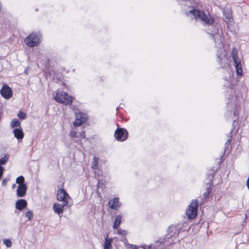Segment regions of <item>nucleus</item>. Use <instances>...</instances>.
<instances>
[{
    "instance_id": "f257e3e1",
    "label": "nucleus",
    "mask_w": 249,
    "mask_h": 249,
    "mask_svg": "<svg viewBox=\"0 0 249 249\" xmlns=\"http://www.w3.org/2000/svg\"><path fill=\"white\" fill-rule=\"evenodd\" d=\"M187 16L191 19L200 20L207 24H212L214 19L211 17L209 14H206L203 11L193 9L187 13Z\"/></svg>"
},
{
    "instance_id": "f03ea898",
    "label": "nucleus",
    "mask_w": 249,
    "mask_h": 249,
    "mask_svg": "<svg viewBox=\"0 0 249 249\" xmlns=\"http://www.w3.org/2000/svg\"><path fill=\"white\" fill-rule=\"evenodd\" d=\"M56 196L58 201L63 202L64 205H68V208L72 205V199L64 189H59L57 191Z\"/></svg>"
},
{
    "instance_id": "7ed1b4c3",
    "label": "nucleus",
    "mask_w": 249,
    "mask_h": 249,
    "mask_svg": "<svg viewBox=\"0 0 249 249\" xmlns=\"http://www.w3.org/2000/svg\"><path fill=\"white\" fill-rule=\"evenodd\" d=\"M53 96L57 102L66 105H71L72 101V97L64 91H56L55 93L53 94Z\"/></svg>"
},
{
    "instance_id": "20e7f679",
    "label": "nucleus",
    "mask_w": 249,
    "mask_h": 249,
    "mask_svg": "<svg viewBox=\"0 0 249 249\" xmlns=\"http://www.w3.org/2000/svg\"><path fill=\"white\" fill-rule=\"evenodd\" d=\"M40 41V36L36 33H32L29 35L25 39L26 45L30 47L37 46Z\"/></svg>"
},
{
    "instance_id": "39448f33",
    "label": "nucleus",
    "mask_w": 249,
    "mask_h": 249,
    "mask_svg": "<svg viewBox=\"0 0 249 249\" xmlns=\"http://www.w3.org/2000/svg\"><path fill=\"white\" fill-rule=\"evenodd\" d=\"M198 203L196 200H193L186 211L188 219H192L196 217L197 214Z\"/></svg>"
},
{
    "instance_id": "423d86ee",
    "label": "nucleus",
    "mask_w": 249,
    "mask_h": 249,
    "mask_svg": "<svg viewBox=\"0 0 249 249\" xmlns=\"http://www.w3.org/2000/svg\"><path fill=\"white\" fill-rule=\"evenodd\" d=\"M231 55L235 65L236 73L238 75H241L242 74V70L241 64V60L238 57L237 51L234 48H233L232 50Z\"/></svg>"
},
{
    "instance_id": "0eeeda50",
    "label": "nucleus",
    "mask_w": 249,
    "mask_h": 249,
    "mask_svg": "<svg viewBox=\"0 0 249 249\" xmlns=\"http://www.w3.org/2000/svg\"><path fill=\"white\" fill-rule=\"evenodd\" d=\"M87 115L81 112L75 113V120L73 122V125L77 127L84 123L87 120Z\"/></svg>"
},
{
    "instance_id": "6e6552de",
    "label": "nucleus",
    "mask_w": 249,
    "mask_h": 249,
    "mask_svg": "<svg viewBox=\"0 0 249 249\" xmlns=\"http://www.w3.org/2000/svg\"><path fill=\"white\" fill-rule=\"evenodd\" d=\"M114 136L118 141H124L127 137V132L124 128L117 129L115 132Z\"/></svg>"
},
{
    "instance_id": "1a4fd4ad",
    "label": "nucleus",
    "mask_w": 249,
    "mask_h": 249,
    "mask_svg": "<svg viewBox=\"0 0 249 249\" xmlns=\"http://www.w3.org/2000/svg\"><path fill=\"white\" fill-rule=\"evenodd\" d=\"M0 92L1 95L6 99L11 98L12 95V90L7 85H5L2 87Z\"/></svg>"
},
{
    "instance_id": "9d476101",
    "label": "nucleus",
    "mask_w": 249,
    "mask_h": 249,
    "mask_svg": "<svg viewBox=\"0 0 249 249\" xmlns=\"http://www.w3.org/2000/svg\"><path fill=\"white\" fill-rule=\"evenodd\" d=\"M180 227L178 226H171L168 229V234L167 238H170L176 235H178L179 233Z\"/></svg>"
},
{
    "instance_id": "9b49d317",
    "label": "nucleus",
    "mask_w": 249,
    "mask_h": 249,
    "mask_svg": "<svg viewBox=\"0 0 249 249\" xmlns=\"http://www.w3.org/2000/svg\"><path fill=\"white\" fill-rule=\"evenodd\" d=\"M65 207L68 208V205H64L63 203L62 204L54 203L53 205V210L60 217V215L63 213Z\"/></svg>"
},
{
    "instance_id": "f8f14e48",
    "label": "nucleus",
    "mask_w": 249,
    "mask_h": 249,
    "mask_svg": "<svg viewBox=\"0 0 249 249\" xmlns=\"http://www.w3.org/2000/svg\"><path fill=\"white\" fill-rule=\"evenodd\" d=\"M27 187L26 184L18 185L17 190V195L19 197H23L26 194Z\"/></svg>"
},
{
    "instance_id": "ddd939ff",
    "label": "nucleus",
    "mask_w": 249,
    "mask_h": 249,
    "mask_svg": "<svg viewBox=\"0 0 249 249\" xmlns=\"http://www.w3.org/2000/svg\"><path fill=\"white\" fill-rule=\"evenodd\" d=\"M109 206L110 208L114 210H118L120 207L119 204V199L117 197L111 199L108 202Z\"/></svg>"
},
{
    "instance_id": "4468645a",
    "label": "nucleus",
    "mask_w": 249,
    "mask_h": 249,
    "mask_svg": "<svg viewBox=\"0 0 249 249\" xmlns=\"http://www.w3.org/2000/svg\"><path fill=\"white\" fill-rule=\"evenodd\" d=\"M14 136L19 141L22 140L24 137V133L21 128H16L13 130Z\"/></svg>"
},
{
    "instance_id": "2eb2a0df",
    "label": "nucleus",
    "mask_w": 249,
    "mask_h": 249,
    "mask_svg": "<svg viewBox=\"0 0 249 249\" xmlns=\"http://www.w3.org/2000/svg\"><path fill=\"white\" fill-rule=\"evenodd\" d=\"M27 204V202L25 199H20L18 200L16 203V208L21 211L26 207Z\"/></svg>"
},
{
    "instance_id": "dca6fc26",
    "label": "nucleus",
    "mask_w": 249,
    "mask_h": 249,
    "mask_svg": "<svg viewBox=\"0 0 249 249\" xmlns=\"http://www.w3.org/2000/svg\"><path fill=\"white\" fill-rule=\"evenodd\" d=\"M122 218V215H118L116 216L115 221H114V225H113L114 229H117L119 228V227L121 223Z\"/></svg>"
},
{
    "instance_id": "f3484780",
    "label": "nucleus",
    "mask_w": 249,
    "mask_h": 249,
    "mask_svg": "<svg viewBox=\"0 0 249 249\" xmlns=\"http://www.w3.org/2000/svg\"><path fill=\"white\" fill-rule=\"evenodd\" d=\"M107 237L108 236L107 235L105 238L104 249H111L112 248L111 242L112 241V239H108Z\"/></svg>"
},
{
    "instance_id": "a211bd4d",
    "label": "nucleus",
    "mask_w": 249,
    "mask_h": 249,
    "mask_svg": "<svg viewBox=\"0 0 249 249\" xmlns=\"http://www.w3.org/2000/svg\"><path fill=\"white\" fill-rule=\"evenodd\" d=\"M20 125V122L17 119H13L11 123L10 126L12 128H14L15 127H18Z\"/></svg>"
},
{
    "instance_id": "6ab92c4d",
    "label": "nucleus",
    "mask_w": 249,
    "mask_h": 249,
    "mask_svg": "<svg viewBox=\"0 0 249 249\" xmlns=\"http://www.w3.org/2000/svg\"><path fill=\"white\" fill-rule=\"evenodd\" d=\"M98 166V159L95 157L93 158L92 163V168L94 170L97 169Z\"/></svg>"
},
{
    "instance_id": "aec40b11",
    "label": "nucleus",
    "mask_w": 249,
    "mask_h": 249,
    "mask_svg": "<svg viewBox=\"0 0 249 249\" xmlns=\"http://www.w3.org/2000/svg\"><path fill=\"white\" fill-rule=\"evenodd\" d=\"M24 178L23 176H19L16 179V183L18 184V185L25 184L24 183Z\"/></svg>"
},
{
    "instance_id": "412c9836",
    "label": "nucleus",
    "mask_w": 249,
    "mask_h": 249,
    "mask_svg": "<svg viewBox=\"0 0 249 249\" xmlns=\"http://www.w3.org/2000/svg\"><path fill=\"white\" fill-rule=\"evenodd\" d=\"M9 158L8 155H5L1 159H0V165L4 164Z\"/></svg>"
},
{
    "instance_id": "4be33fe9",
    "label": "nucleus",
    "mask_w": 249,
    "mask_h": 249,
    "mask_svg": "<svg viewBox=\"0 0 249 249\" xmlns=\"http://www.w3.org/2000/svg\"><path fill=\"white\" fill-rule=\"evenodd\" d=\"M25 216L28 218L29 221H31L33 219V214L31 211H28L25 213Z\"/></svg>"
},
{
    "instance_id": "5701e85b",
    "label": "nucleus",
    "mask_w": 249,
    "mask_h": 249,
    "mask_svg": "<svg viewBox=\"0 0 249 249\" xmlns=\"http://www.w3.org/2000/svg\"><path fill=\"white\" fill-rule=\"evenodd\" d=\"M18 116L21 119H25L26 117V115L25 113L19 111L18 114Z\"/></svg>"
},
{
    "instance_id": "b1692460",
    "label": "nucleus",
    "mask_w": 249,
    "mask_h": 249,
    "mask_svg": "<svg viewBox=\"0 0 249 249\" xmlns=\"http://www.w3.org/2000/svg\"><path fill=\"white\" fill-rule=\"evenodd\" d=\"M3 244L7 247H10L12 245V242L9 239H4Z\"/></svg>"
},
{
    "instance_id": "393cba45",
    "label": "nucleus",
    "mask_w": 249,
    "mask_h": 249,
    "mask_svg": "<svg viewBox=\"0 0 249 249\" xmlns=\"http://www.w3.org/2000/svg\"><path fill=\"white\" fill-rule=\"evenodd\" d=\"M70 136L72 138H77L78 135L76 131L71 130L70 132Z\"/></svg>"
},
{
    "instance_id": "a878e982",
    "label": "nucleus",
    "mask_w": 249,
    "mask_h": 249,
    "mask_svg": "<svg viewBox=\"0 0 249 249\" xmlns=\"http://www.w3.org/2000/svg\"><path fill=\"white\" fill-rule=\"evenodd\" d=\"M117 233L123 235H125L127 233V231L125 230H119L117 231Z\"/></svg>"
},
{
    "instance_id": "bb28decb",
    "label": "nucleus",
    "mask_w": 249,
    "mask_h": 249,
    "mask_svg": "<svg viewBox=\"0 0 249 249\" xmlns=\"http://www.w3.org/2000/svg\"><path fill=\"white\" fill-rule=\"evenodd\" d=\"M224 13L225 14V17L226 18L229 20H230L231 19V14L230 13V12H228V13H226L225 12H224Z\"/></svg>"
},
{
    "instance_id": "cd10ccee",
    "label": "nucleus",
    "mask_w": 249,
    "mask_h": 249,
    "mask_svg": "<svg viewBox=\"0 0 249 249\" xmlns=\"http://www.w3.org/2000/svg\"><path fill=\"white\" fill-rule=\"evenodd\" d=\"M127 249H138L136 246L129 244L127 246Z\"/></svg>"
},
{
    "instance_id": "c85d7f7f",
    "label": "nucleus",
    "mask_w": 249,
    "mask_h": 249,
    "mask_svg": "<svg viewBox=\"0 0 249 249\" xmlns=\"http://www.w3.org/2000/svg\"><path fill=\"white\" fill-rule=\"evenodd\" d=\"M8 182V179L6 178H3L2 181V185L3 186H6Z\"/></svg>"
},
{
    "instance_id": "c756f323",
    "label": "nucleus",
    "mask_w": 249,
    "mask_h": 249,
    "mask_svg": "<svg viewBox=\"0 0 249 249\" xmlns=\"http://www.w3.org/2000/svg\"><path fill=\"white\" fill-rule=\"evenodd\" d=\"M80 137H82L83 138H86L85 132L84 131H82L80 133Z\"/></svg>"
},
{
    "instance_id": "7c9ffc66",
    "label": "nucleus",
    "mask_w": 249,
    "mask_h": 249,
    "mask_svg": "<svg viewBox=\"0 0 249 249\" xmlns=\"http://www.w3.org/2000/svg\"><path fill=\"white\" fill-rule=\"evenodd\" d=\"M3 167L0 166V178H1V177L3 175Z\"/></svg>"
},
{
    "instance_id": "2f4dec72",
    "label": "nucleus",
    "mask_w": 249,
    "mask_h": 249,
    "mask_svg": "<svg viewBox=\"0 0 249 249\" xmlns=\"http://www.w3.org/2000/svg\"><path fill=\"white\" fill-rule=\"evenodd\" d=\"M209 194H210V191H209V189H208V191H207V192H206V193H205L204 194V197H206L208 196V195H209Z\"/></svg>"
},
{
    "instance_id": "473e14b6",
    "label": "nucleus",
    "mask_w": 249,
    "mask_h": 249,
    "mask_svg": "<svg viewBox=\"0 0 249 249\" xmlns=\"http://www.w3.org/2000/svg\"><path fill=\"white\" fill-rule=\"evenodd\" d=\"M246 184H247V188L249 190V177L247 179Z\"/></svg>"
},
{
    "instance_id": "72a5a7b5",
    "label": "nucleus",
    "mask_w": 249,
    "mask_h": 249,
    "mask_svg": "<svg viewBox=\"0 0 249 249\" xmlns=\"http://www.w3.org/2000/svg\"><path fill=\"white\" fill-rule=\"evenodd\" d=\"M16 184H13L12 185V188H13V189H14V188L16 187Z\"/></svg>"
}]
</instances>
